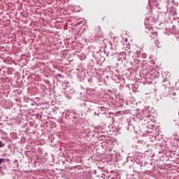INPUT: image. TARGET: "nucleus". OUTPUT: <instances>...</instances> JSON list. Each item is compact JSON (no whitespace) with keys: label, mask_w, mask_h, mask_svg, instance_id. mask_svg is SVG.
I'll list each match as a JSON object with an SVG mask.
<instances>
[{"label":"nucleus","mask_w":179,"mask_h":179,"mask_svg":"<svg viewBox=\"0 0 179 179\" xmlns=\"http://www.w3.org/2000/svg\"><path fill=\"white\" fill-rule=\"evenodd\" d=\"M3 146H5V145H3L2 141H0V148H3Z\"/></svg>","instance_id":"2"},{"label":"nucleus","mask_w":179,"mask_h":179,"mask_svg":"<svg viewBox=\"0 0 179 179\" xmlns=\"http://www.w3.org/2000/svg\"><path fill=\"white\" fill-rule=\"evenodd\" d=\"M99 108H100L101 111H102V113H106L107 111V108H104L103 106L100 107Z\"/></svg>","instance_id":"1"},{"label":"nucleus","mask_w":179,"mask_h":179,"mask_svg":"<svg viewBox=\"0 0 179 179\" xmlns=\"http://www.w3.org/2000/svg\"><path fill=\"white\" fill-rule=\"evenodd\" d=\"M0 169H1V166H0Z\"/></svg>","instance_id":"4"},{"label":"nucleus","mask_w":179,"mask_h":179,"mask_svg":"<svg viewBox=\"0 0 179 179\" xmlns=\"http://www.w3.org/2000/svg\"><path fill=\"white\" fill-rule=\"evenodd\" d=\"M124 41H125V43H128V38H126L124 39Z\"/></svg>","instance_id":"3"}]
</instances>
